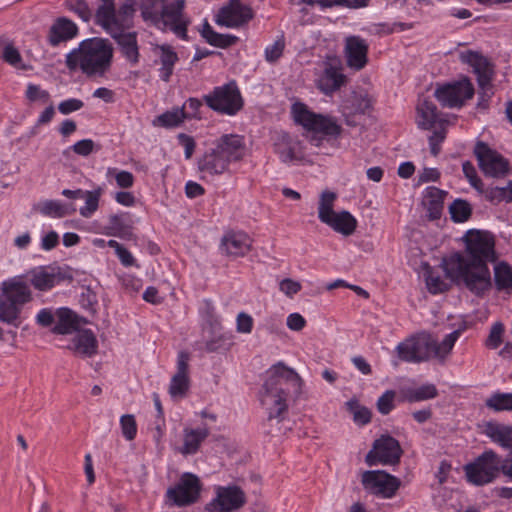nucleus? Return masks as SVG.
<instances>
[{
  "instance_id": "nucleus-1",
  "label": "nucleus",
  "mask_w": 512,
  "mask_h": 512,
  "mask_svg": "<svg viewBox=\"0 0 512 512\" xmlns=\"http://www.w3.org/2000/svg\"><path fill=\"white\" fill-rule=\"evenodd\" d=\"M463 239L464 253L452 255L445 262L444 270L451 280L463 283L480 296L492 286L488 263L496 260L494 237L489 232L469 230Z\"/></svg>"
},
{
  "instance_id": "nucleus-2",
  "label": "nucleus",
  "mask_w": 512,
  "mask_h": 512,
  "mask_svg": "<svg viewBox=\"0 0 512 512\" xmlns=\"http://www.w3.org/2000/svg\"><path fill=\"white\" fill-rule=\"evenodd\" d=\"M302 384L303 381L299 374L282 362L270 368L260 392V401L269 411V421L278 420L287 411L288 395L293 393L298 397Z\"/></svg>"
},
{
  "instance_id": "nucleus-3",
  "label": "nucleus",
  "mask_w": 512,
  "mask_h": 512,
  "mask_svg": "<svg viewBox=\"0 0 512 512\" xmlns=\"http://www.w3.org/2000/svg\"><path fill=\"white\" fill-rule=\"evenodd\" d=\"M113 52L108 39L89 38L66 55L65 64L70 71L79 69L89 78L104 77L111 69Z\"/></svg>"
},
{
  "instance_id": "nucleus-4",
  "label": "nucleus",
  "mask_w": 512,
  "mask_h": 512,
  "mask_svg": "<svg viewBox=\"0 0 512 512\" xmlns=\"http://www.w3.org/2000/svg\"><path fill=\"white\" fill-rule=\"evenodd\" d=\"M459 336L460 331L455 330L439 342L430 333H418L400 342L396 346V352L399 359L404 362L421 363L434 359L444 364Z\"/></svg>"
},
{
  "instance_id": "nucleus-5",
  "label": "nucleus",
  "mask_w": 512,
  "mask_h": 512,
  "mask_svg": "<svg viewBox=\"0 0 512 512\" xmlns=\"http://www.w3.org/2000/svg\"><path fill=\"white\" fill-rule=\"evenodd\" d=\"M246 152L244 138L237 134H224L216 139L198 159V170L206 176L221 175L231 163L243 160Z\"/></svg>"
},
{
  "instance_id": "nucleus-6",
  "label": "nucleus",
  "mask_w": 512,
  "mask_h": 512,
  "mask_svg": "<svg viewBox=\"0 0 512 512\" xmlns=\"http://www.w3.org/2000/svg\"><path fill=\"white\" fill-rule=\"evenodd\" d=\"M503 458L493 450H486L472 463L464 466L467 481L476 486L493 482L502 473Z\"/></svg>"
},
{
  "instance_id": "nucleus-7",
  "label": "nucleus",
  "mask_w": 512,
  "mask_h": 512,
  "mask_svg": "<svg viewBox=\"0 0 512 512\" xmlns=\"http://www.w3.org/2000/svg\"><path fill=\"white\" fill-rule=\"evenodd\" d=\"M99 1L101 4L96 9L95 20L106 32L123 30L136 12L134 0H125L118 10L115 0Z\"/></svg>"
},
{
  "instance_id": "nucleus-8",
  "label": "nucleus",
  "mask_w": 512,
  "mask_h": 512,
  "mask_svg": "<svg viewBox=\"0 0 512 512\" xmlns=\"http://www.w3.org/2000/svg\"><path fill=\"white\" fill-rule=\"evenodd\" d=\"M292 114L296 123L309 131L322 134L325 137L337 138L342 132V127L334 117L314 113L303 103H294L292 105Z\"/></svg>"
},
{
  "instance_id": "nucleus-9",
  "label": "nucleus",
  "mask_w": 512,
  "mask_h": 512,
  "mask_svg": "<svg viewBox=\"0 0 512 512\" xmlns=\"http://www.w3.org/2000/svg\"><path fill=\"white\" fill-rule=\"evenodd\" d=\"M203 100L212 110L226 115H235L243 107V99L234 81L215 87L204 95Z\"/></svg>"
},
{
  "instance_id": "nucleus-10",
  "label": "nucleus",
  "mask_w": 512,
  "mask_h": 512,
  "mask_svg": "<svg viewBox=\"0 0 512 512\" xmlns=\"http://www.w3.org/2000/svg\"><path fill=\"white\" fill-rule=\"evenodd\" d=\"M361 483L368 493L385 499L394 497L401 485L399 478L384 470L364 471Z\"/></svg>"
},
{
  "instance_id": "nucleus-11",
  "label": "nucleus",
  "mask_w": 512,
  "mask_h": 512,
  "mask_svg": "<svg viewBox=\"0 0 512 512\" xmlns=\"http://www.w3.org/2000/svg\"><path fill=\"white\" fill-rule=\"evenodd\" d=\"M402 454L403 450L398 440L390 435H382L374 441L373 448L365 457V462L369 466L396 465L400 462Z\"/></svg>"
},
{
  "instance_id": "nucleus-12",
  "label": "nucleus",
  "mask_w": 512,
  "mask_h": 512,
  "mask_svg": "<svg viewBox=\"0 0 512 512\" xmlns=\"http://www.w3.org/2000/svg\"><path fill=\"white\" fill-rule=\"evenodd\" d=\"M474 92L473 84L464 77L460 81L438 87L434 96L443 107L460 108L473 97Z\"/></svg>"
},
{
  "instance_id": "nucleus-13",
  "label": "nucleus",
  "mask_w": 512,
  "mask_h": 512,
  "mask_svg": "<svg viewBox=\"0 0 512 512\" xmlns=\"http://www.w3.org/2000/svg\"><path fill=\"white\" fill-rule=\"evenodd\" d=\"M201 491L199 478L192 473H183L174 487H170L167 492V498L173 504L182 507L195 503Z\"/></svg>"
},
{
  "instance_id": "nucleus-14",
  "label": "nucleus",
  "mask_w": 512,
  "mask_h": 512,
  "mask_svg": "<svg viewBox=\"0 0 512 512\" xmlns=\"http://www.w3.org/2000/svg\"><path fill=\"white\" fill-rule=\"evenodd\" d=\"M185 0H172L162 6L160 23L172 31L177 37L187 40V28L190 18L184 13Z\"/></svg>"
},
{
  "instance_id": "nucleus-15",
  "label": "nucleus",
  "mask_w": 512,
  "mask_h": 512,
  "mask_svg": "<svg viewBox=\"0 0 512 512\" xmlns=\"http://www.w3.org/2000/svg\"><path fill=\"white\" fill-rule=\"evenodd\" d=\"M474 154L482 172L490 177H502L509 169V162L497 151L492 150L486 143L477 142Z\"/></svg>"
},
{
  "instance_id": "nucleus-16",
  "label": "nucleus",
  "mask_w": 512,
  "mask_h": 512,
  "mask_svg": "<svg viewBox=\"0 0 512 512\" xmlns=\"http://www.w3.org/2000/svg\"><path fill=\"white\" fill-rule=\"evenodd\" d=\"M459 58L461 62L472 68L481 90L490 88L494 77V65L487 57L478 51L467 50L461 52Z\"/></svg>"
},
{
  "instance_id": "nucleus-17",
  "label": "nucleus",
  "mask_w": 512,
  "mask_h": 512,
  "mask_svg": "<svg viewBox=\"0 0 512 512\" xmlns=\"http://www.w3.org/2000/svg\"><path fill=\"white\" fill-rule=\"evenodd\" d=\"M252 9L243 5L239 0H231L228 5L222 7L217 16L216 23L228 28H236L251 20Z\"/></svg>"
},
{
  "instance_id": "nucleus-18",
  "label": "nucleus",
  "mask_w": 512,
  "mask_h": 512,
  "mask_svg": "<svg viewBox=\"0 0 512 512\" xmlns=\"http://www.w3.org/2000/svg\"><path fill=\"white\" fill-rule=\"evenodd\" d=\"M245 503V494L237 486L218 489L217 497L208 505L209 512H230Z\"/></svg>"
},
{
  "instance_id": "nucleus-19",
  "label": "nucleus",
  "mask_w": 512,
  "mask_h": 512,
  "mask_svg": "<svg viewBox=\"0 0 512 512\" xmlns=\"http://www.w3.org/2000/svg\"><path fill=\"white\" fill-rule=\"evenodd\" d=\"M189 353L181 351L177 357V372L173 375L170 385L169 394L172 399L179 400L186 397L189 387L190 379L188 376L189 368Z\"/></svg>"
},
{
  "instance_id": "nucleus-20",
  "label": "nucleus",
  "mask_w": 512,
  "mask_h": 512,
  "mask_svg": "<svg viewBox=\"0 0 512 512\" xmlns=\"http://www.w3.org/2000/svg\"><path fill=\"white\" fill-rule=\"evenodd\" d=\"M367 42L359 36H349L345 41L347 65L355 70H361L367 64Z\"/></svg>"
},
{
  "instance_id": "nucleus-21",
  "label": "nucleus",
  "mask_w": 512,
  "mask_h": 512,
  "mask_svg": "<svg viewBox=\"0 0 512 512\" xmlns=\"http://www.w3.org/2000/svg\"><path fill=\"white\" fill-rule=\"evenodd\" d=\"M252 247L251 238L244 232L230 231L227 232L221 240V249L228 255L233 257L245 256Z\"/></svg>"
},
{
  "instance_id": "nucleus-22",
  "label": "nucleus",
  "mask_w": 512,
  "mask_h": 512,
  "mask_svg": "<svg viewBox=\"0 0 512 512\" xmlns=\"http://www.w3.org/2000/svg\"><path fill=\"white\" fill-rule=\"evenodd\" d=\"M77 33L78 27L73 21L66 17H60L50 27L48 41L51 46L55 47L61 42L71 40Z\"/></svg>"
},
{
  "instance_id": "nucleus-23",
  "label": "nucleus",
  "mask_w": 512,
  "mask_h": 512,
  "mask_svg": "<svg viewBox=\"0 0 512 512\" xmlns=\"http://www.w3.org/2000/svg\"><path fill=\"white\" fill-rule=\"evenodd\" d=\"M30 283L35 289L46 291L63 280L60 271L52 267H38L29 273Z\"/></svg>"
},
{
  "instance_id": "nucleus-24",
  "label": "nucleus",
  "mask_w": 512,
  "mask_h": 512,
  "mask_svg": "<svg viewBox=\"0 0 512 512\" xmlns=\"http://www.w3.org/2000/svg\"><path fill=\"white\" fill-rule=\"evenodd\" d=\"M2 291V296L20 307L32 300L29 284L21 279H12L5 282Z\"/></svg>"
},
{
  "instance_id": "nucleus-25",
  "label": "nucleus",
  "mask_w": 512,
  "mask_h": 512,
  "mask_svg": "<svg viewBox=\"0 0 512 512\" xmlns=\"http://www.w3.org/2000/svg\"><path fill=\"white\" fill-rule=\"evenodd\" d=\"M120 47L123 56L133 65L139 62V49L135 32L125 33L121 31L108 32Z\"/></svg>"
},
{
  "instance_id": "nucleus-26",
  "label": "nucleus",
  "mask_w": 512,
  "mask_h": 512,
  "mask_svg": "<svg viewBox=\"0 0 512 512\" xmlns=\"http://www.w3.org/2000/svg\"><path fill=\"white\" fill-rule=\"evenodd\" d=\"M209 433L207 427L184 428L183 445L179 448V452L184 456L196 454Z\"/></svg>"
},
{
  "instance_id": "nucleus-27",
  "label": "nucleus",
  "mask_w": 512,
  "mask_h": 512,
  "mask_svg": "<svg viewBox=\"0 0 512 512\" xmlns=\"http://www.w3.org/2000/svg\"><path fill=\"white\" fill-rule=\"evenodd\" d=\"M275 151L283 163L301 159L300 143L287 133H281L275 143Z\"/></svg>"
},
{
  "instance_id": "nucleus-28",
  "label": "nucleus",
  "mask_w": 512,
  "mask_h": 512,
  "mask_svg": "<svg viewBox=\"0 0 512 512\" xmlns=\"http://www.w3.org/2000/svg\"><path fill=\"white\" fill-rule=\"evenodd\" d=\"M57 323L52 329L54 334L66 335L78 330L81 325L87 323L84 318L78 317L72 310L68 308H60L57 310Z\"/></svg>"
},
{
  "instance_id": "nucleus-29",
  "label": "nucleus",
  "mask_w": 512,
  "mask_h": 512,
  "mask_svg": "<svg viewBox=\"0 0 512 512\" xmlns=\"http://www.w3.org/2000/svg\"><path fill=\"white\" fill-rule=\"evenodd\" d=\"M346 77L336 67L328 65L317 80V87L325 95H331L344 85Z\"/></svg>"
},
{
  "instance_id": "nucleus-30",
  "label": "nucleus",
  "mask_w": 512,
  "mask_h": 512,
  "mask_svg": "<svg viewBox=\"0 0 512 512\" xmlns=\"http://www.w3.org/2000/svg\"><path fill=\"white\" fill-rule=\"evenodd\" d=\"M133 220L129 213L110 215L106 226L107 234L128 239L132 236Z\"/></svg>"
},
{
  "instance_id": "nucleus-31",
  "label": "nucleus",
  "mask_w": 512,
  "mask_h": 512,
  "mask_svg": "<svg viewBox=\"0 0 512 512\" xmlns=\"http://www.w3.org/2000/svg\"><path fill=\"white\" fill-rule=\"evenodd\" d=\"M70 348L81 356L91 357L97 353L98 342L91 330H80L74 336Z\"/></svg>"
},
{
  "instance_id": "nucleus-32",
  "label": "nucleus",
  "mask_w": 512,
  "mask_h": 512,
  "mask_svg": "<svg viewBox=\"0 0 512 512\" xmlns=\"http://www.w3.org/2000/svg\"><path fill=\"white\" fill-rule=\"evenodd\" d=\"M157 49L159 50L157 60L160 64L159 77L162 81L168 82L178 61V55L169 45H161Z\"/></svg>"
},
{
  "instance_id": "nucleus-33",
  "label": "nucleus",
  "mask_w": 512,
  "mask_h": 512,
  "mask_svg": "<svg viewBox=\"0 0 512 512\" xmlns=\"http://www.w3.org/2000/svg\"><path fill=\"white\" fill-rule=\"evenodd\" d=\"M371 106L366 93L352 92L342 102L341 109L344 115L364 114Z\"/></svg>"
},
{
  "instance_id": "nucleus-34",
  "label": "nucleus",
  "mask_w": 512,
  "mask_h": 512,
  "mask_svg": "<svg viewBox=\"0 0 512 512\" xmlns=\"http://www.w3.org/2000/svg\"><path fill=\"white\" fill-rule=\"evenodd\" d=\"M325 224L330 226L334 231L344 236H349L354 233L357 221L348 211H342L333 214L329 218V222Z\"/></svg>"
},
{
  "instance_id": "nucleus-35",
  "label": "nucleus",
  "mask_w": 512,
  "mask_h": 512,
  "mask_svg": "<svg viewBox=\"0 0 512 512\" xmlns=\"http://www.w3.org/2000/svg\"><path fill=\"white\" fill-rule=\"evenodd\" d=\"M487 436L501 447L512 448V426L498 423H489L486 427Z\"/></svg>"
},
{
  "instance_id": "nucleus-36",
  "label": "nucleus",
  "mask_w": 512,
  "mask_h": 512,
  "mask_svg": "<svg viewBox=\"0 0 512 512\" xmlns=\"http://www.w3.org/2000/svg\"><path fill=\"white\" fill-rule=\"evenodd\" d=\"M201 36L212 46L227 48L235 44L238 40V37L234 35L228 34H220L213 30L210 24L205 21L203 27L200 31Z\"/></svg>"
},
{
  "instance_id": "nucleus-37",
  "label": "nucleus",
  "mask_w": 512,
  "mask_h": 512,
  "mask_svg": "<svg viewBox=\"0 0 512 512\" xmlns=\"http://www.w3.org/2000/svg\"><path fill=\"white\" fill-rule=\"evenodd\" d=\"M417 113V124L421 129L429 130L438 121L437 107L430 101H423L417 107Z\"/></svg>"
},
{
  "instance_id": "nucleus-38",
  "label": "nucleus",
  "mask_w": 512,
  "mask_h": 512,
  "mask_svg": "<svg viewBox=\"0 0 512 512\" xmlns=\"http://www.w3.org/2000/svg\"><path fill=\"white\" fill-rule=\"evenodd\" d=\"M21 308L19 305L11 302L4 296L0 297V321L14 327L20 325V312Z\"/></svg>"
},
{
  "instance_id": "nucleus-39",
  "label": "nucleus",
  "mask_w": 512,
  "mask_h": 512,
  "mask_svg": "<svg viewBox=\"0 0 512 512\" xmlns=\"http://www.w3.org/2000/svg\"><path fill=\"white\" fill-rule=\"evenodd\" d=\"M425 205L429 219H439L443 211V191L436 187L428 188Z\"/></svg>"
},
{
  "instance_id": "nucleus-40",
  "label": "nucleus",
  "mask_w": 512,
  "mask_h": 512,
  "mask_svg": "<svg viewBox=\"0 0 512 512\" xmlns=\"http://www.w3.org/2000/svg\"><path fill=\"white\" fill-rule=\"evenodd\" d=\"M164 5V0H142L140 4L141 16L145 21L157 25L160 23L162 6Z\"/></svg>"
},
{
  "instance_id": "nucleus-41",
  "label": "nucleus",
  "mask_w": 512,
  "mask_h": 512,
  "mask_svg": "<svg viewBox=\"0 0 512 512\" xmlns=\"http://www.w3.org/2000/svg\"><path fill=\"white\" fill-rule=\"evenodd\" d=\"M185 119L184 109L174 108L157 116L153 120L154 126L173 128L179 126Z\"/></svg>"
},
{
  "instance_id": "nucleus-42",
  "label": "nucleus",
  "mask_w": 512,
  "mask_h": 512,
  "mask_svg": "<svg viewBox=\"0 0 512 512\" xmlns=\"http://www.w3.org/2000/svg\"><path fill=\"white\" fill-rule=\"evenodd\" d=\"M102 193L103 189L101 187H97L91 191H85L83 195V199H85V205L79 210L81 216L90 218L97 211Z\"/></svg>"
},
{
  "instance_id": "nucleus-43",
  "label": "nucleus",
  "mask_w": 512,
  "mask_h": 512,
  "mask_svg": "<svg viewBox=\"0 0 512 512\" xmlns=\"http://www.w3.org/2000/svg\"><path fill=\"white\" fill-rule=\"evenodd\" d=\"M494 280L498 290L512 287V268L506 262H500L494 267Z\"/></svg>"
},
{
  "instance_id": "nucleus-44",
  "label": "nucleus",
  "mask_w": 512,
  "mask_h": 512,
  "mask_svg": "<svg viewBox=\"0 0 512 512\" xmlns=\"http://www.w3.org/2000/svg\"><path fill=\"white\" fill-rule=\"evenodd\" d=\"M336 194L331 191H324L320 196L318 217L322 223H328L329 218L336 212L333 210Z\"/></svg>"
},
{
  "instance_id": "nucleus-45",
  "label": "nucleus",
  "mask_w": 512,
  "mask_h": 512,
  "mask_svg": "<svg viewBox=\"0 0 512 512\" xmlns=\"http://www.w3.org/2000/svg\"><path fill=\"white\" fill-rule=\"evenodd\" d=\"M485 405L496 412L512 411V393H494L485 401Z\"/></svg>"
},
{
  "instance_id": "nucleus-46",
  "label": "nucleus",
  "mask_w": 512,
  "mask_h": 512,
  "mask_svg": "<svg viewBox=\"0 0 512 512\" xmlns=\"http://www.w3.org/2000/svg\"><path fill=\"white\" fill-rule=\"evenodd\" d=\"M347 410L353 415V420L359 425H365L371 421V412L368 408L359 404L358 400L351 399L346 402Z\"/></svg>"
},
{
  "instance_id": "nucleus-47",
  "label": "nucleus",
  "mask_w": 512,
  "mask_h": 512,
  "mask_svg": "<svg viewBox=\"0 0 512 512\" xmlns=\"http://www.w3.org/2000/svg\"><path fill=\"white\" fill-rule=\"evenodd\" d=\"M451 218L454 222H465L471 216V207L469 203L462 199H457L452 202L449 207Z\"/></svg>"
},
{
  "instance_id": "nucleus-48",
  "label": "nucleus",
  "mask_w": 512,
  "mask_h": 512,
  "mask_svg": "<svg viewBox=\"0 0 512 512\" xmlns=\"http://www.w3.org/2000/svg\"><path fill=\"white\" fill-rule=\"evenodd\" d=\"M438 395L437 388L434 384H425L416 389L410 390L407 394L409 402H419L433 399Z\"/></svg>"
},
{
  "instance_id": "nucleus-49",
  "label": "nucleus",
  "mask_w": 512,
  "mask_h": 512,
  "mask_svg": "<svg viewBox=\"0 0 512 512\" xmlns=\"http://www.w3.org/2000/svg\"><path fill=\"white\" fill-rule=\"evenodd\" d=\"M66 6L84 22H89L93 16L92 9L86 0H67Z\"/></svg>"
},
{
  "instance_id": "nucleus-50",
  "label": "nucleus",
  "mask_w": 512,
  "mask_h": 512,
  "mask_svg": "<svg viewBox=\"0 0 512 512\" xmlns=\"http://www.w3.org/2000/svg\"><path fill=\"white\" fill-rule=\"evenodd\" d=\"M41 214L49 217H63L67 212V208L65 205L55 200H47L43 202L40 206Z\"/></svg>"
},
{
  "instance_id": "nucleus-51",
  "label": "nucleus",
  "mask_w": 512,
  "mask_h": 512,
  "mask_svg": "<svg viewBox=\"0 0 512 512\" xmlns=\"http://www.w3.org/2000/svg\"><path fill=\"white\" fill-rule=\"evenodd\" d=\"M120 426L122 435L127 441H132L135 439L137 434V423L134 415H122L120 418Z\"/></svg>"
},
{
  "instance_id": "nucleus-52",
  "label": "nucleus",
  "mask_w": 512,
  "mask_h": 512,
  "mask_svg": "<svg viewBox=\"0 0 512 512\" xmlns=\"http://www.w3.org/2000/svg\"><path fill=\"white\" fill-rule=\"evenodd\" d=\"M284 48L285 39L283 36H280L273 44L265 48V60L269 63H275L282 56Z\"/></svg>"
},
{
  "instance_id": "nucleus-53",
  "label": "nucleus",
  "mask_w": 512,
  "mask_h": 512,
  "mask_svg": "<svg viewBox=\"0 0 512 512\" xmlns=\"http://www.w3.org/2000/svg\"><path fill=\"white\" fill-rule=\"evenodd\" d=\"M462 170L465 177L468 179L469 183L473 188H475L478 192H483V183L481 179L478 177L476 169L474 165L470 161H465L462 164Z\"/></svg>"
},
{
  "instance_id": "nucleus-54",
  "label": "nucleus",
  "mask_w": 512,
  "mask_h": 512,
  "mask_svg": "<svg viewBox=\"0 0 512 512\" xmlns=\"http://www.w3.org/2000/svg\"><path fill=\"white\" fill-rule=\"evenodd\" d=\"M396 392L393 390H387L377 400V409L382 415L389 414L394 409V399Z\"/></svg>"
},
{
  "instance_id": "nucleus-55",
  "label": "nucleus",
  "mask_w": 512,
  "mask_h": 512,
  "mask_svg": "<svg viewBox=\"0 0 512 512\" xmlns=\"http://www.w3.org/2000/svg\"><path fill=\"white\" fill-rule=\"evenodd\" d=\"M504 333V326L501 322H496L492 325L489 336L486 340V346L491 349H496L502 343V336Z\"/></svg>"
},
{
  "instance_id": "nucleus-56",
  "label": "nucleus",
  "mask_w": 512,
  "mask_h": 512,
  "mask_svg": "<svg viewBox=\"0 0 512 512\" xmlns=\"http://www.w3.org/2000/svg\"><path fill=\"white\" fill-rule=\"evenodd\" d=\"M108 175H114L117 185L121 188H129L134 183V176L129 171H118L115 168H109Z\"/></svg>"
},
{
  "instance_id": "nucleus-57",
  "label": "nucleus",
  "mask_w": 512,
  "mask_h": 512,
  "mask_svg": "<svg viewBox=\"0 0 512 512\" xmlns=\"http://www.w3.org/2000/svg\"><path fill=\"white\" fill-rule=\"evenodd\" d=\"M426 285L432 294L442 293L448 289V284L440 276H435L432 272H429L426 277Z\"/></svg>"
},
{
  "instance_id": "nucleus-58",
  "label": "nucleus",
  "mask_w": 512,
  "mask_h": 512,
  "mask_svg": "<svg viewBox=\"0 0 512 512\" xmlns=\"http://www.w3.org/2000/svg\"><path fill=\"white\" fill-rule=\"evenodd\" d=\"M95 148V143L91 139H83L72 145L69 150H73L77 155L88 156Z\"/></svg>"
},
{
  "instance_id": "nucleus-59",
  "label": "nucleus",
  "mask_w": 512,
  "mask_h": 512,
  "mask_svg": "<svg viewBox=\"0 0 512 512\" xmlns=\"http://www.w3.org/2000/svg\"><path fill=\"white\" fill-rule=\"evenodd\" d=\"M2 57L5 62L15 67H17L22 60L19 51L12 44H7L4 47Z\"/></svg>"
},
{
  "instance_id": "nucleus-60",
  "label": "nucleus",
  "mask_w": 512,
  "mask_h": 512,
  "mask_svg": "<svg viewBox=\"0 0 512 512\" xmlns=\"http://www.w3.org/2000/svg\"><path fill=\"white\" fill-rule=\"evenodd\" d=\"M202 102L197 98H189L180 109H184L185 119L196 118Z\"/></svg>"
},
{
  "instance_id": "nucleus-61",
  "label": "nucleus",
  "mask_w": 512,
  "mask_h": 512,
  "mask_svg": "<svg viewBox=\"0 0 512 512\" xmlns=\"http://www.w3.org/2000/svg\"><path fill=\"white\" fill-rule=\"evenodd\" d=\"M179 144L184 147L185 158L190 159L195 151L196 143L192 136L187 135L185 133H180L178 135Z\"/></svg>"
},
{
  "instance_id": "nucleus-62",
  "label": "nucleus",
  "mask_w": 512,
  "mask_h": 512,
  "mask_svg": "<svg viewBox=\"0 0 512 512\" xmlns=\"http://www.w3.org/2000/svg\"><path fill=\"white\" fill-rule=\"evenodd\" d=\"M279 289L288 297H292L301 290V284L290 278H286L280 282Z\"/></svg>"
},
{
  "instance_id": "nucleus-63",
  "label": "nucleus",
  "mask_w": 512,
  "mask_h": 512,
  "mask_svg": "<svg viewBox=\"0 0 512 512\" xmlns=\"http://www.w3.org/2000/svg\"><path fill=\"white\" fill-rule=\"evenodd\" d=\"M83 106H84V103L81 100L71 98V99L62 101L59 104L58 109H59L60 113L67 115L74 111L80 110Z\"/></svg>"
},
{
  "instance_id": "nucleus-64",
  "label": "nucleus",
  "mask_w": 512,
  "mask_h": 512,
  "mask_svg": "<svg viewBox=\"0 0 512 512\" xmlns=\"http://www.w3.org/2000/svg\"><path fill=\"white\" fill-rule=\"evenodd\" d=\"M252 328V317L245 312L239 313L237 316V331L240 333H250L252 331Z\"/></svg>"
}]
</instances>
